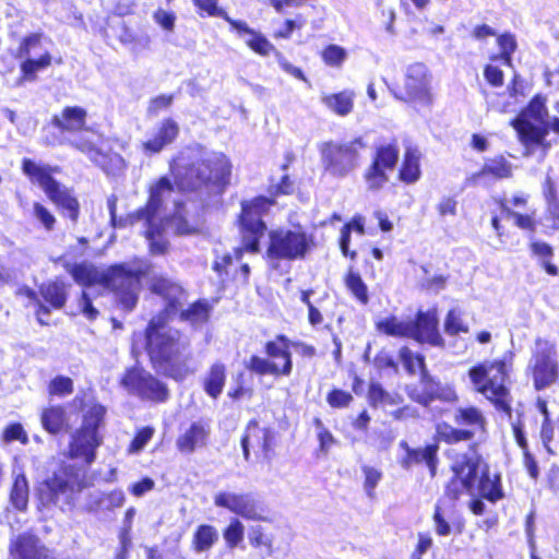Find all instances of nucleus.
<instances>
[{
	"label": "nucleus",
	"instance_id": "33",
	"mask_svg": "<svg viewBox=\"0 0 559 559\" xmlns=\"http://www.w3.org/2000/svg\"><path fill=\"white\" fill-rule=\"evenodd\" d=\"M226 382V366L223 362H214L203 381L204 391L209 396L216 400L223 392Z\"/></svg>",
	"mask_w": 559,
	"mask_h": 559
},
{
	"label": "nucleus",
	"instance_id": "36",
	"mask_svg": "<svg viewBox=\"0 0 559 559\" xmlns=\"http://www.w3.org/2000/svg\"><path fill=\"white\" fill-rule=\"evenodd\" d=\"M86 111L81 107H67L61 116H55L52 122L62 130L76 131L85 124Z\"/></svg>",
	"mask_w": 559,
	"mask_h": 559
},
{
	"label": "nucleus",
	"instance_id": "24",
	"mask_svg": "<svg viewBox=\"0 0 559 559\" xmlns=\"http://www.w3.org/2000/svg\"><path fill=\"white\" fill-rule=\"evenodd\" d=\"M229 25L253 52L267 57L275 55L277 51L275 46L262 33L251 28L247 22L233 20Z\"/></svg>",
	"mask_w": 559,
	"mask_h": 559
},
{
	"label": "nucleus",
	"instance_id": "20",
	"mask_svg": "<svg viewBox=\"0 0 559 559\" xmlns=\"http://www.w3.org/2000/svg\"><path fill=\"white\" fill-rule=\"evenodd\" d=\"M147 263L150 266H152L150 262ZM143 277H147L151 292L162 296L166 300L165 310L160 314L169 318L170 316L177 313L185 297V293L181 286L170 278L159 274H154L152 272V267H150L148 274L142 275L140 277V281Z\"/></svg>",
	"mask_w": 559,
	"mask_h": 559
},
{
	"label": "nucleus",
	"instance_id": "18",
	"mask_svg": "<svg viewBox=\"0 0 559 559\" xmlns=\"http://www.w3.org/2000/svg\"><path fill=\"white\" fill-rule=\"evenodd\" d=\"M454 421L464 428H449V433L441 432L449 442L469 440L477 435L486 432L487 419L484 413L476 406L459 407L454 413Z\"/></svg>",
	"mask_w": 559,
	"mask_h": 559
},
{
	"label": "nucleus",
	"instance_id": "62",
	"mask_svg": "<svg viewBox=\"0 0 559 559\" xmlns=\"http://www.w3.org/2000/svg\"><path fill=\"white\" fill-rule=\"evenodd\" d=\"M275 58L281 67V69L287 74L294 76L295 79L307 81L302 70L294 64H292L278 50L275 52Z\"/></svg>",
	"mask_w": 559,
	"mask_h": 559
},
{
	"label": "nucleus",
	"instance_id": "47",
	"mask_svg": "<svg viewBox=\"0 0 559 559\" xmlns=\"http://www.w3.org/2000/svg\"><path fill=\"white\" fill-rule=\"evenodd\" d=\"M223 537L228 548H236L243 540L245 525L238 518H231L228 525L223 531Z\"/></svg>",
	"mask_w": 559,
	"mask_h": 559
},
{
	"label": "nucleus",
	"instance_id": "1",
	"mask_svg": "<svg viewBox=\"0 0 559 559\" xmlns=\"http://www.w3.org/2000/svg\"><path fill=\"white\" fill-rule=\"evenodd\" d=\"M150 267L147 261L136 259L103 270L87 263L75 264L69 272L80 285H100L110 289L119 305L131 311L139 299L140 277L148 274Z\"/></svg>",
	"mask_w": 559,
	"mask_h": 559
},
{
	"label": "nucleus",
	"instance_id": "41",
	"mask_svg": "<svg viewBox=\"0 0 559 559\" xmlns=\"http://www.w3.org/2000/svg\"><path fill=\"white\" fill-rule=\"evenodd\" d=\"M41 425L50 433H58L67 426L66 412L61 406H50L41 412Z\"/></svg>",
	"mask_w": 559,
	"mask_h": 559
},
{
	"label": "nucleus",
	"instance_id": "9",
	"mask_svg": "<svg viewBox=\"0 0 559 559\" xmlns=\"http://www.w3.org/2000/svg\"><path fill=\"white\" fill-rule=\"evenodd\" d=\"M312 247V236L301 226L281 227L269 233L266 255L271 260H300Z\"/></svg>",
	"mask_w": 559,
	"mask_h": 559
},
{
	"label": "nucleus",
	"instance_id": "14",
	"mask_svg": "<svg viewBox=\"0 0 559 559\" xmlns=\"http://www.w3.org/2000/svg\"><path fill=\"white\" fill-rule=\"evenodd\" d=\"M366 147L361 138L345 143H328L322 150V158L329 174L344 178L353 173L359 163L360 152Z\"/></svg>",
	"mask_w": 559,
	"mask_h": 559
},
{
	"label": "nucleus",
	"instance_id": "45",
	"mask_svg": "<svg viewBox=\"0 0 559 559\" xmlns=\"http://www.w3.org/2000/svg\"><path fill=\"white\" fill-rule=\"evenodd\" d=\"M500 209L506 218H512L514 224L525 230H534L535 228V211H530L525 214H522L513 209H511L508 202H501Z\"/></svg>",
	"mask_w": 559,
	"mask_h": 559
},
{
	"label": "nucleus",
	"instance_id": "59",
	"mask_svg": "<svg viewBox=\"0 0 559 559\" xmlns=\"http://www.w3.org/2000/svg\"><path fill=\"white\" fill-rule=\"evenodd\" d=\"M73 391V382L68 377H56L49 384V393L52 395H68Z\"/></svg>",
	"mask_w": 559,
	"mask_h": 559
},
{
	"label": "nucleus",
	"instance_id": "29",
	"mask_svg": "<svg viewBox=\"0 0 559 559\" xmlns=\"http://www.w3.org/2000/svg\"><path fill=\"white\" fill-rule=\"evenodd\" d=\"M11 552L20 559H50L48 550L31 535H23L12 545Z\"/></svg>",
	"mask_w": 559,
	"mask_h": 559
},
{
	"label": "nucleus",
	"instance_id": "52",
	"mask_svg": "<svg viewBox=\"0 0 559 559\" xmlns=\"http://www.w3.org/2000/svg\"><path fill=\"white\" fill-rule=\"evenodd\" d=\"M444 332L451 336L468 332V325L464 322L461 312L455 309L448 312L444 320Z\"/></svg>",
	"mask_w": 559,
	"mask_h": 559
},
{
	"label": "nucleus",
	"instance_id": "23",
	"mask_svg": "<svg viewBox=\"0 0 559 559\" xmlns=\"http://www.w3.org/2000/svg\"><path fill=\"white\" fill-rule=\"evenodd\" d=\"M96 140L98 136L96 134H91L90 139H78L74 142V145L95 164L103 167L107 173H120L127 168L126 160L118 154H115L109 157V163L106 164L107 157L100 152L97 147Z\"/></svg>",
	"mask_w": 559,
	"mask_h": 559
},
{
	"label": "nucleus",
	"instance_id": "57",
	"mask_svg": "<svg viewBox=\"0 0 559 559\" xmlns=\"http://www.w3.org/2000/svg\"><path fill=\"white\" fill-rule=\"evenodd\" d=\"M154 436V429L152 427H144L141 430L138 431L134 439L131 441L128 453L129 454H136L141 452L146 444L151 441V439Z\"/></svg>",
	"mask_w": 559,
	"mask_h": 559
},
{
	"label": "nucleus",
	"instance_id": "11",
	"mask_svg": "<svg viewBox=\"0 0 559 559\" xmlns=\"http://www.w3.org/2000/svg\"><path fill=\"white\" fill-rule=\"evenodd\" d=\"M270 206L265 198H258L251 202L242 204V212L239 219L241 246L235 248V259L239 260L242 252L257 253L259 251V240L266 229L261 216Z\"/></svg>",
	"mask_w": 559,
	"mask_h": 559
},
{
	"label": "nucleus",
	"instance_id": "38",
	"mask_svg": "<svg viewBox=\"0 0 559 559\" xmlns=\"http://www.w3.org/2000/svg\"><path fill=\"white\" fill-rule=\"evenodd\" d=\"M14 480L10 491V502L19 511H24L28 504L29 488L23 472H14Z\"/></svg>",
	"mask_w": 559,
	"mask_h": 559
},
{
	"label": "nucleus",
	"instance_id": "25",
	"mask_svg": "<svg viewBox=\"0 0 559 559\" xmlns=\"http://www.w3.org/2000/svg\"><path fill=\"white\" fill-rule=\"evenodd\" d=\"M411 337L420 343H428L432 346H442L443 340L438 331V314L436 309L427 312H419L416 322H413Z\"/></svg>",
	"mask_w": 559,
	"mask_h": 559
},
{
	"label": "nucleus",
	"instance_id": "26",
	"mask_svg": "<svg viewBox=\"0 0 559 559\" xmlns=\"http://www.w3.org/2000/svg\"><path fill=\"white\" fill-rule=\"evenodd\" d=\"M175 213L165 223V228L173 229L179 235H189L195 233L200 228L199 216L191 214L190 209H187V204L181 201L174 199ZM189 207H195L193 203L189 204Z\"/></svg>",
	"mask_w": 559,
	"mask_h": 559
},
{
	"label": "nucleus",
	"instance_id": "40",
	"mask_svg": "<svg viewBox=\"0 0 559 559\" xmlns=\"http://www.w3.org/2000/svg\"><path fill=\"white\" fill-rule=\"evenodd\" d=\"M477 495L491 502H496L501 499L503 495L500 485V477L498 475L490 477L487 468L485 474L480 476L476 484V496Z\"/></svg>",
	"mask_w": 559,
	"mask_h": 559
},
{
	"label": "nucleus",
	"instance_id": "4",
	"mask_svg": "<svg viewBox=\"0 0 559 559\" xmlns=\"http://www.w3.org/2000/svg\"><path fill=\"white\" fill-rule=\"evenodd\" d=\"M175 193L174 187L167 177H162L150 188V199L145 209L128 215L126 218H117L116 206L117 197L110 195L107 199V206L110 214L111 225L114 227H124L133 225L135 222L143 221L146 228L145 235L150 242L152 253L160 254L166 251L167 241L163 237L157 223L159 222V211L168 197Z\"/></svg>",
	"mask_w": 559,
	"mask_h": 559
},
{
	"label": "nucleus",
	"instance_id": "17",
	"mask_svg": "<svg viewBox=\"0 0 559 559\" xmlns=\"http://www.w3.org/2000/svg\"><path fill=\"white\" fill-rule=\"evenodd\" d=\"M214 506L250 521H266L257 499L249 492L219 490L213 497Z\"/></svg>",
	"mask_w": 559,
	"mask_h": 559
},
{
	"label": "nucleus",
	"instance_id": "43",
	"mask_svg": "<svg viewBox=\"0 0 559 559\" xmlns=\"http://www.w3.org/2000/svg\"><path fill=\"white\" fill-rule=\"evenodd\" d=\"M245 366L248 370L260 374H272L280 376L282 374L281 364L272 361L266 358H262L257 355H252L246 362Z\"/></svg>",
	"mask_w": 559,
	"mask_h": 559
},
{
	"label": "nucleus",
	"instance_id": "10",
	"mask_svg": "<svg viewBox=\"0 0 559 559\" xmlns=\"http://www.w3.org/2000/svg\"><path fill=\"white\" fill-rule=\"evenodd\" d=\"M84 473L73 465L61 466L37 487V498L41 506L56 504L63 497L69 500L74 492L85 487Z\"/></svg>",
	"mask_w": 559,
	"mask_h": 559
},
{
	"label": "nucleus",
	"instance_id": "49",
	"mask_svg": "<svg viewBox=\"0 0 559 559\" xmlns=\"http://www.w3.org/2000/svg\"><path fill=\"white\" fill-rule=\"evenodd\" d=\"M210 307L204 301H198L181 312V317L192 324H202L207 321Z\"/></svg>",
	"mask_w": 559,
	"mask_h": 559
},
{
	"label": "nucleus",
	"instance_id": "2",
	"mask_svg": "<svg viewBox=\"0 0 559 559\" xmlns=\"http://www.w3.org/2000/svg\"><path fill=\"white\" fill-rule=\"evenodd\" d=\"M167 317H154L146 330L147 348L153 364L165 374L182 380L195 372L187 354L188 342L179 331L166 325Z\"/></svg>",
	"mask_w": 559,
	"mask_h": 559
},
{
	"label": "nucleus",
	"instance_id": "63",
	"mask_svg": "<svg viewBox=\"0 0 559 559\" xmlns=\"http://www.w3.org/2000/svg\"><path fill=\"white\" fill-rule=\"evenodd\" d=\"M154 487H155V481L150 477H145V478L141 479L140 481H136V483H133L132 485H130L128 490L134 497L140 498V497L144 496L145 493L152 491L154 489Z\"/></svg>",
	"mask_w": 559,
	"mask_h": 559
},
{
	"label": "nucleus",
	"instance_id": "58",
	"mask_svg": "<svg viewBox=\"0 0 559 559\" xmlns=\"http://www.w3.org/2000/svg\"><path fill=\"white\" fill-rule=\"evenodd\" d=\"M4 442L20 441L23 444L28 442V437L21 424H11L2 432Z\"/></svg>",
	"mask_w": 559,
	"mask_h": 559
},
{
	"label": "nucleus",
	"instance_id": "21",
	"mask_svg": "<svg viewBox=\"0 0 559 559\" xmlns=\"http://www.w3.org/2000/svg\"><path fill=\"white\" fill-rule=\"evenodd\" d=\"M178 123L173 119H165L146 139L139 143L138 148L143 155L151 157L171 144L178 136Z\"/></svg>",
	"mask_w": 559,
	"mask_h": 559
},
{
	"label": "nucleus",
	"instance_id": "56",
	"mask_svg": "<svg viewBox=\"0 0 559 559\" xmlns=\"http://www.w3.org/2000/svg\"><path fill=\"white\" fill-rule=\"evenodd\" d=\"M362 473L365 476V491L368 497L372 498L374 496V489L382 478V473L379 469L368 465L362 466Z\"/></svg>",
	"mask_w": 559,
	"mask_h": 559
},
{
	"label": "nucleus",
	"instance_id": "8",
	"mask_svg": "<svg viewBox=\"0 0 559 559\" xmlns=\"http://www.w3.org/2000/svg\"><path fill=\"white\" fill-rule=\"evenodd\" d=\"M535 390H545L559 381L558 350L555 342L537 337L526 367Z\"/></svg>",
	"mask_w": 559,
	"mask_h": 559
},
{
	"label": "nucleus",
	"instance_id": "55",
	"mask_svg": "<svg viewBox=\"0 0 559 559\" xmlns=\"http://www.w3.org/2000/svg\"><path fill=\"white\" fill-rule=\"evenodd\" d=\"M194 5L201 11L205 12L211 16H219L224 19L228 24L233 22L231 19L226 11L217 8L218 0H192Z\"/></svg>",
	"mask_w": 559,
	"mask_h": 559
},
{
	"label": "nucleus",
	"instance_id": "19",
	"mask_svg": "<svg viewBox=\"0 0 559 559\" xmlns=\"http://www.w3.org/2000/svg\"><path fill=\"white\" fill-rule=\"evenodd\" d=\"M123 386L133 394L153 401H165L168 392L163 383L142 369L129 370L122 379Z\"/></svg>",
	"mask_w": 559,
	"mask_h": 559
},
{
	"label": "nucleus",
	"instance_id": "28",
	"mask_svg": "<svg viewBox=\"0 0 559 559\" xmlns=\"http://www.w3.org/2000/svg\"><path fill=\"white\" fill-rule=\"evenodd\" d=\"M209 427L202 423H193L176 441L181 453L190 454L206 444Z\"/></svg>",
	"mask_w": 559,
	"mask_h": 559
},
{
	"label": "nucleus",
	"instance_id": "46",
	"mask_svg": "<svg viewBox=\"0 0 559 559\" xmlns=\"http://www.w3.org/2000/svg\"><path fill=\"white\" fill-rule=\"evenodd\" d=\"M218 539V533L212 525H201L194 534V547L199 552L209 550Z\"/></svg>",
	"mask_w": 559,
	"mask_h": 559
},
{
	"label": "nucleus",
	"instance_id": "51",
	"mask_svg": "<svg viewBox=\"0 0 559 559\" xmlns=\"http://www.w3.org/2000/svg\"><path fill=\"white\" fill-rule=\"evenodd\" d=\"M498 46L500 48V57L493 60H499L502 64L511 66V55L516 49L515 37L511 34H503L497 38Z\"/></svg>",
	"mask_w": 559,
	"mask_h": 559
},
{
	"label": "nucleus",
	"instance_id": "54",
	"mask_svg": "<svg viewBox=\"0 0 559 559\" xmlns=\"http://www.w3.org/2000/svg\"><path fill=\"white\" fill-rule=\"evenodd\" d=\"M249 542L252 547H264L269 555L274 552L273 538L266 535L261 526H254L249 533Z\"/></svg>",
	"mask_w": 559,
	"mask_h": 559
},
{
	"label": "nucleus",
	"instance_id": "60",
	"mask_svg": "<svg viewBox=\"0 0 559 559\" xmlns=\"http://www.w3.org/2000/svg\"><path fill=\"white\" fill-rule=\"evenodd\" d=\"M126 501L124 492L121 489L112 490L108 493L103 495L99 500V507L111 510L115 508H120L123 506Z\"/></svg>",
	"mask_w": 559,
	"mask_h": 559
},
{
	"label": "nucleus",
	"instance_id": "13",
	"mask_svg": "<svg viewBox=\"0 0 559 559\" xmlns=\"http://www.w3.org/2000/svg\"><path fill=\"white\" fill-rule=\"evenodd\" d=\"M453 477L447 487V492L456 499L461 493L476 496V484L485 474L487 465L475 452L456 455L452 463Z\"/></svg>",
	"mask_w": 559,
	"mask_h": 559
},
{
	"label": "nucleus",
	"instance_id": "5",
	"mask_svg": "<svg viewBox=\"0 0 559 559\" xmlns=\"http://www.w3.org/2000/svg\"><path fill=\"white\" fill-rule=\"evenodd\" d=\"M106 408L100 404H92L83 411L80 428L71 433L68 455L91 465L96 459V450L103 443L100 432L105 425Z\"/></svg>",
	"mask_w": 559,
	"mask_h": 559
},
{
	"label": "nucleus",
	"instance_id": "64",
	"mask_svg": "<svg viewBox=\"0 0 559 559\" xmlns=\"http://www.w3.org/2000/svg\"><path fill=\"white\" fill-rule=\"evenodd\" d=\"M154 21L166 31H173L175 26L176 16L173 12L158 9L154 13Z\"/></svg>",
	"mask_w": 559,
	"mask_h": 559
},
{
	"label": "nucleus",
	"instance_id": "42",
	"mask_svg": "<svg viewBox=\"0 0 559 559\" xmlns=\"http://www.w3.org/2000/svg\"><path fill=\"white\" fill-rule=\"evenodd\" d=\"M40 294L56 309L62 308L67 300L66 285L61 282H51L43 285Z\"/></svg>",
	"mask_w": 559,
	"mask_h": 559
},
{
	"label": "nucleus",
	"instance_id": "53",
	"mask_svg": "<svg viewBox=\"0 0 559 559\" xmlns=\"http://www.w3.org/2000/svg\"><path fill=\"white\" fill-rule=\"evenodd\" d=\"M546 186L547 211L552 219V227L559 228V201L555 195V186L550 178H547Z\"/></svg>",
	"mask_w": 559,
	"mask_h": 559
},
{
	"label": "nucleus",
	"instance_id": "48",
	"mask_svg": "<svg viewBox=\"0 0 559 559\" xmlns=\"http://www.w3.org/2000/svg\"><path fill=\"white\" fill-rule=\"evenodd\" d=\"M323 62L332 68H342L348 58L347 50L338 45L330 44L321 51Z\"/></svg>",
	"mask_w": 559,
	"mask_h": 559
},
{
	"label": "nucleus",
	"instance_id": "44",
	"mask_svg": "<svg viewBox=\"0 0 559 559\" xmlns=\"http://www.w3.org/2000/svg\"><path fill=\"white\" fill-rule=\"evenodd\" d=\"M344 281L347 289L360 304L366 305L369 301L367 285L357 272L349 269Z\"/></svg>",
	"mask_w": 559,
	"mask_h": 559
},
{
	"label": "nucleus",
	"instance_id": "35",
	"mask_svg": "<svg viewBox=\"0 0 559 559\" xmlns=\"http://www.w3.org/2000/svg\"><path fill=\"white\" fill-rule=\"evenodd\" d=\"M435 530L439 536H449L455 524L454 504L439 501L433 514Z\"/></svg>",
	"mask_w": 559,
	"mask_h": 559
},
{
	"label": "nucleus",
	"instance_id": "37",
	"mask_svg": "<svg viewBox=\"0 0 559 559\" xmlns=\"http://www.w3.org/2000/svg\"><path fill=\"white\" fill-rule=\"evenodd\" d=\"M376 326L379 332L395 337H411L412 331H414L413 321L400 320L394 316L378 320Z\"/></svg>",
	"mask_w": 559,
	"mask_h": 559
},
{
	"label": "nucleus",
	"instance_id": "34",
	"mask_svg": "<svg viewBox=\"0 0 559 559\" xmlns=\"http://www.w3.org/2000/svg\"><path fill=\"white\" fill-rule=\"evenodd\" d=\"M420 154L416 148H407L400 168L399 178L405 183H415L419 180Z\"/></svg>",
	"mask_w": 559,
	"mask_h": 559
},
{
	"label": "nucleus",
	"instance_id": "3",
	"mask_svg": "<svg viewBox=\"0 0 559 559\" xmlns=\"http://www.w3.org/2000/svg\"><path fill=\"white\" fill-rule=\"evenodd\" d=\"M231 165L221 153H207L201 147H189L180 153L171 165L178 190H194L207 181L224 183Z\"/></svg>",
	"mask_w": 559,
	"mask_h": 559
},
{
	"label": "nucleus",
	"instance_id": "30",
	"mask_svg": "<svg viewBox=\"0 0 559 559\" xmlns=\"http://www.w3.org/2000/svg\"><path fill=\"white\" fill-rule=\"evenodd\" d=\"M355 93L349 90L334 94H323L321 96L322 104L338 116H347L354 108Z\"/></svg>",
	"mask_w": 559,
	"mask_h": 559
},
{
	"label": "nucleus",
	"instance_id": "32",
	"mask_svg": "<svg viewBox=\"0 0 559 559\" xmlns=\"http://www.w3.org/2000/svg\"><path fill=\"white\" fill-rule=\"evenodd\" d=\"M265 353L270 358H278L283 360L281 365L282 374L288 376L293 369L292 355L289 352V341L284 335H280L275 341L265 344Z\"/></svg>",
	"mask_w": 559,
	"mask_h": 559
},
{
	"label": "nucleus",
	"instance_id": "61",
	"mask_svg": "<svg viewBox=\"0 0 559 559\" xmlns=\"http://www.w3.org/2000/svg\"><path fill=\"white\" fill-rule=\"evenodd\" d=\"M33 212L37 221H39L47 230H51L53 228L56 218L47 207L36 202L33 205Z\"/></svg>",
	"mask_w": 559,
	"mask_h": 559
},
{
	"label": "nucleus",
	"instance_id": "7",
	"mask_svg": "<svg viewBox=\"0 0 559 559\" xmlns=\"http://www.w3.org/2000/svg\"><path fill=\"white\" fill-rule=\"evenodd\" d=\"M22 169L32 182L37 183L44 190L52 203L60 207L73 222L76 221L80 210L79 202L70 189L52 177V173L57 171L58 168L24 159Z\"/></svg>",
	"mask_w": 559,
	"mask_h": 559
},
{
	"label": "nucleus",
	"instance_id": "6",
	"mask_svg": "<svg viewBox=\"0 0 559 559\" xmlns=\"http://www.w3.org/2000/svg\"><path fill=\"white\" fill-rule=\"evenodd\" d=\"M510 367L503 360L485 361L469 370L475 390L498 408L509 413L511 399L508 388Z\"/></svg>",
	"mask_w": 559,
	"mask_h": 559
},
{
	"label": "nucleus",
	"instance_id": "50",
	"mask_svg": "<svg viewBox=\"0 0 559 559\" xmlns=\"http://www.w3.org/2000/svg\"><path fill=\"white\" fill-rule=\"evenodd\" d=\"M400 358L403 362L404 368L409 373H416L417 371H419L420 374H423V372H426L424 357L419 354L413 353L409 348H401Z\"/></svg>",
	"mask_w": 559,
	"mask_h": 559
},
{
	"label": "nucleus",
	"instance_id": "22",
	"mask_svg": "<svg viewBox=\"0 0 559 559\" xmlns=\"http://www.w3.org/2000/svg\"><path fill=\"white\" fill-rule=\"evenodd\" d=\"M512 164L507 160L503 156H496L493 158L486 159L483 168L472 174L466 182L471 186H489L490 179L501 180L512 176Z\"/></svg>",
	"mask_w": 559,
	"mask_h": 559
},
{
	"label": "nucleus",
	"instance_id": "39",
	"mask_svg": "<svg viewBox=\"0 0 559 559\" xmlns=\"http://www.w3.org/2000/svg\"><path fill=\"white\" fill-rule=\"evenodd\" d=\"M420 389L409 388L408 395L415 402L428 405L436 396L437 390L439 389V382L433 381L426 371L420 374Z\"/></svg>",
	"mask_w": 559,
	"mask_h": 559
},
{
	"label": "nucleus",
	"instance_id": "27",
	"mask_svg": "<svg viewBox=\"0 0 559 559\" xmlns=\"http://www.w3.org/2000/svg\"><path fill=\"white\" fill-rule=\"evenodd\" d=\"M399 447L404 451L400 459V464L403 468L409 469L412 466L425 462L431 476H435L437 462L436 447L427 445L425 448L412 449L406 441H401Z\"/></svg>",
	"mask_w": 559,
	"mask_h": 559
},
{
	"label": "nucleus",
	"instance_id": "31",
	"mask_svg": "<svg viewBox=\"0 0 559 559\" xmlns=\"http://www.w3.org/2000/svg\"><path fill=\"white\" fill-rule=\"evenodd\" d=\"M271 441V432L267 429L259 427L257 423H250L246 436L242 438L241 445L246 460L249 456V448H258L267 451Z\"/></svg>",
	"mask_w": 559,
	"mask_h": 559
},
{
	"label": "nucleus",
	"instance_id": "15",
	"mask_svg": "<svg viewBox=\"0 0 559 559\" xmlns=\"http://www.w3.org/2000/svg\"><path fill=\"white\" fill-rule=\"evenodd\" d=\"M45 37L39 33L24 37L17 49V57L23 59L20 70L23 81H35L37 73L50 67L52 57L44 45Z\"/></svg>",
	"mask_w": 559,
	"mask_h": 559
},
{
	"label": "nucleus",
	"instance_id": "16",
	"mask_svg": "<svg viewBox=\"0 0 559 559\" xmlns=\"http://www.w3.org/2000/svg\"><path fill=\"white\" fill-rule=\"evenodd\" d=\"M432 74L421 62L409 64L404 74L403 95L401 99L416 106L429 107L433 102Z\"/></svg>",
	"mask_w": 559,
	"mask_h": 559
},
{
	"label": "nucleus",
	"instance_id": "12",
	"mask_svg": "<svg viewBox=\"0 0 559 559\" xmlns=\"http://www.w3.org/2000/svg\"><path fill=\"white\" fill-rule=\"evenodd\" d=\"M400 159L396 144L385 143L374 147L370 163L362 173L366 190L371 193L380 192L389 183Z\"/></svg>",
	"mask_w": 559,
	"mask_h": 559
}]
</instances>
